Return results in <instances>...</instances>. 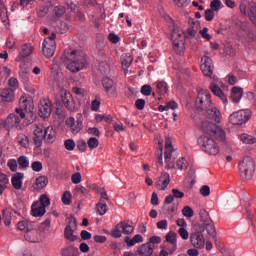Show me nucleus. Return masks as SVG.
<instances>
[{
    "mask_svg": "<svg viewBox=\"0 0 256 256\" xmlns=\"http://www.w3.org/2000/svg\"><path fill=\"white\" fill-rule=\"evenodd\" d=\"M176 167L180 171H185L187 169V160L185 158H180L179 160L176 161Z\"/></svg>",
    "mask_w": 256,
    "mask_h": 256,
    "instance_id": "603ef678",
    "label": "nucleus"
},
{
    "mask_svg": "<svg viewBox=\"0 0 256 256\" xmlns=\"http://www.w3.org/2000/svg\"><path fill=\"white\" fill-rule=\"evenodd\" d=\"M169 183H171V176L167 172H163L161 176L156 181V188L158 191H165L167 187H169Z\"/></svg>",
    "mask_w": 256,
    "mask_h": 256,
    "instance_id": "f3484780",
    "label": "nucleus"
},
{
    "mask_svg": "<svg viewBox=\"0 0 256 256\" xmlns=\"http://www.w3.org/2000/svg\"><path fill=\"white\" fill-rule=\"evenodd\" d=\"M48 184H49V178H47L46 176H39L38 178H36L32 187L34 191H41L45 189Z\"/></svg>",
    "mask_w": 256,
    "mask_h": 256,
    "instance_id": "b1692460",
    "label": "nucleus"
},
{
    "mask_svg": "<svg viewBox=\"0 0 256 256\" xmlns=\"http://www.w3.org/2000/svg\"><path fill=\"white\" fill-rule=\"evenodd\" d=\"M7 5L5 4V0H0V19L4 23H8L9 16L7 15Z\"/></svg>",
    "mask_w": 256,
    "mask_h": 256,
    "instance_id": "72a5a7b5",
    "label": "nucleus"
},
{
    "mask_svg": "<svg viewBox=\"0 0 256 256\" xmlns=\"http://www.w3.org/2000/svg\"><path fill=\"white\" fill-rule=\"evenodd\" d=\"M44 139H45V136L43 134V126L37 125L36 128L34 129V138H33L35 147H42Z\"/></svg>",
    "mask_w": 256,
    "mask_h": 256,
    "instance_id": "aec40b11",
    "label": "nucleus"
},
{
    "mask_svg": "<svg viewBox=\"0 0 256 256\" xmlns=\"http://www.w3.org/2000/svg\"><path fill=\"white\" fill-rule=\"evenodd\" d=\"M243 98V88L241 87H233L230 94V99L233 103H239Z\"/></svg>",
    "mask_w": 256,
    "mask_h": 256,
    "instance_id": "cd10ccee",
    "label": "nucleus"
},
{
    "mask_svg": "<svg viewBox=\"0 0 256 256\" xmlns=\"http://www.w3.org/2000/svg\"><path fill=\"white\" fill-rule=\"evenodd\" d=\"M121 63L122 67H126V69H129V67H131V64L133 63V55L129 53L123 54L121 57Z\"/></svg>",
    "mask_w": 256,
    "mask_h": 256,
    "instance_id": "e433bc0d",
    "label": "nucleus"
},
{
    "mask_svg": "<svg viewBox=\"0 0 256 256\" xmlns=\"http://www.w3.org/2000/svg\"><path fill=\"white\" fill-rule=\"evenodd\" d=\"M77 120L73 117H69L66 120V127L73 135H77L83 129V114L77 115Z\"/></svg>",
    "mask_w": 256,
    "mask_h": 256,
    "instance_id": "9d476101",
    "label": "nucleus"
},
{
    "mask_svg": "<svg viewBox=\"0 0 256 256\" xmlns=\"http://www.w3.org/2000/svg\"><path fill=\"white\" fill-rule=\"evenodd\" d=\"M8 85L10 87L9 88L10 90L17 91V89L19 88V80H17V78H15V77H11L8 80Z\"/></svg>",
    "mask_w": 256,
    "mask_h": 256,
    "instance_id": "09e8293b",
    "label": "nucleus"
},
{
    "mask_svg": "<svg viewBox=\"0 0 256 256\" xmlns=\"http://www.w3.org/2000/svg\"><path fill=\"white\" fill-rule=\"evenodd\" d=\"M39 115L43 119H47V117H51V102L45 99L40 100Z\"/></svg>",
    "mask_w": 256,
    "mask_h": 256,
    "instance_id": "a211bd4d",
    "label": "nucleus"
},
{
    "mask_svg": "<svg viewBox=\"0 0 256 256\" xmlns=\"http://www.w3.org/2000/svg\"><path fill=\"white\" fill-rule=\"evenodd\" d=\"M65 13H67V8H65V6H56L53 9V14L58 19H61V17H63V15H65Z\"/></svg>",
    "mask_w": 256,
    "mask_h": 256,
    "instance_id": "c03bdc74",
    "label": "nucleus"
},
{
    "mask_svg": "<svg viewBox=\"0 0 256 256\" xmlns=\"http://www.w3.org/2000/svg\"><path fill=\"white\" fill-rule=\"evenodd\" d=\"M124 241L127 247H135L137 243H143V236L141 234H136L132 239L129 237H126Z\"/></svg>",
    "mask_w": 256,
    "mask_h": 256,
    "instance_id": "2f4dec72",
    "label": "nucleus"
},
{
    "mask_svg": "<svg viewBox=\"0 0 256 256\" xmlns=\"http://www.w3.org/2000/svg\"><path fill=\"white\" fill-rule=\"evenodd\" d=\"M204 18L206 21H213L215 19V11L208 8L204 12Z\"/></svg>",
    "mask_w": 256,
    "mask_h": 256,
    "instance_id": "13d9d810",
    "label": "nucleus"
},
{
    "mask_svg": "<svg viewBox=\"0 0 256 256\" xmlns=\"http://www.w3.org/2000/svg\"><path fill=\"white\" fill-rule=\"evenodd\" d=\"M239 173L243 181H251L253 179V173H255V162L251 157H244L239 163Z\"/></svg>",
    "mask_w": 256,
    "mask_h": 256,
    "instance_id": "20e7f679",
    "label": "nucleus"
},
{
    "mask_svg": "<svg viewBox=\"0 0 256 256\" xmlns=\"http://www.w3.org/2000/svg\"><path fill=\"white\" fill-rule=\"evenodd\" d=\"M17 227L19 231H29L30 229H33V222L30 220H22L17 223Z\"/></svg>",
    "mask_w": 256,
    "mask_h": 256,
    "instance_id": "f704fd0d",
    "label": "nucleus"
},
{
    "mask_svg": "<svg viewBox=\"0 0 256 256\" xmlns=\"http://www.w3.org/2000/svg\"><path fill=\"white\" fill-rule=\"evenodd\" d=\"M1 101L5 103H11L15 99V91L10 88H4L0 91Z\"/></svg>",
    "mask_w": 256,
    "mask_h": 256,
    "instance_id": "a878e982",
    "label": "nucleus"
},
{
    "mask_svg": "<svg viewBox=\"0 0 256 256\" xmlns=\"http://www.w3.org/2000/svg\"><path fill=\"white\" fill-rule=\"evenodd\" d=\"M159 243H161V237L152 236L149 238L148 242H146V245L149 247H155V245H159Z\"/></svg>",
    "mask_w": 256,
    "mask_h": 256,
    "instance_id": "8fccbe9b",
    "label": "nucleus"
},
{
    "mask_svg": "<svg viewBox=\"0 0 256 256\" xmlns=\"http://www.w3.org/2000/svg\"><path fill=\"white\" fill-rule=\"evenodd\" d=\"M7 185H9V177H7V174L0 172V193L7 189Z\"/></svg>",
    "mask_w": 256,
    "mask_h": 256,
    "instance_id": "ea45409f",
    "label": "nucleus"
},
{
    "mask_svg": "<svg viewBox=\"0 0 256 256\" xmlns=\"http://www.w3.org/2000/svg\"><path fill=\"white\" fill-rule=\"evenodd\" d=\"M152 91H153V88L151 87V85H144L141 88V93L145 97H149L151 95Z\"/></svg>",
    "mask_w": 256,
    "mask_h": 256,
    "instance_id": "e2e57ef3",
    "label": "nucleus"
},
{
    "mask_svg": "<svg viewBox=\"0 0 256 256\" xmlns=\"http://www.w3.org/2000/svg\"><path fill=\"white\" fill-rule=\"evenodd\" d=\"M165 152H164V159H173V157L177 158V152L173 149V144L171 142V138H166L165 142Z\"/></svg>",
    "mask_w": 256,
    "mask_h": 256,
    "instance_id": "393cba45",
    "label": "nucleus"
},
{
    "mask_svg": "<svg viewBox=\"0 0 256 256\" xmlns=\"http://www.w3.org/2000/svg\"><path fill=\"white\" fill-rule=\"evenodd\" d=\"M43 135H44L45 141H47L48 143H55L56 133H55V129H53L52 126H48L44 130Z\"/></svg>",
    "mask_w": 256,
    "mask_h": 256,
    "instance_id": "c756f323",
    "label": "nucleus"
},
{
    "mask_svg": "<svg viewBox=\"0 0 256 256\" xmlns=\"http://www.w3.org/2000/svg\"><path fill=\"white\" fill-rule=\"evenodd\" d=\"M45 213H47V208L41 206L39 204V201L33 202L32 207H31V215L33 217H43V215H45Z\"/></svg>",
    "mask_w": 256,
    "mask_h": 256,
    "instance_id": "5701e85b",
    "label": "nucleus"
},
{
    "mask_svg": "<svg viewBox=\"0 0 256 256\" xmlns=\"http://www.w3.org/2000/svg\"><path fill=\"white\" fill-rule=\"evenodd\" d=\"M23 177H24L23 173H16L12 177L11 183H12V187H14V189L19 190L23 187Z\"/></svg>",
    "mask_w": 256,
    "mask_h": 256,
    "instance_id": "7c9ffc66",
    "label": "nucleus"
},
{
    "mask_svg": "<svg viewBox=\"0 0 256 256\" xmlns=\"http://www.w3.org/2000/svg\"><path fill=\"white\" fill-rule=\"evenodd\" d=\"M71 199H72L71 193H64L62 195V203L64 205H71Z\"/></svg>",
    "mask_w": 256,
    "mask_h": 256,
    "instance_id": "774afa93",
    "label": "nucleus"
},
{
    "mask_svg": "<svg viewBox=\"0 0 256 256\" xmlns=\"http://www.w3.org/2000/svg\"><path fill=\"white\" fill-rule=\"evenodd\" d=\"M62 103L70 111L71 113H75V111H78L79 109L75 106V99H73V95L71 92L67 90H62Z\"/></svg>",
    "mask_w": 256,
    "mask_h": 256,
    "instance_id": "9b49d317",
    "label": "nucleus"
},
{
    "mask_svg": "<svg viewBox=\"0 0 256 256\" xmlns=\"http://www.w3.org/2000/svg\"><path fill=\"white\" fill-rule=\"evenodd\" d=\"M38 203L40 206L47 209V207L51 205V199L49 198V196H47V194H42L39 198Z\"/></svg>",
    "mask_w": 256,
    "mask_h": 256,
    "instance_id": "37998d69",
    "label": "nucleus"
},
{
    "mask_svg": "<svg viewBox=\"0 0 256 256\" xmlns=\"http://www.w3.org/2000/svg\"><path fill=\"white\" fill-rule=\"evenodd\" d=\"M24 238L28 241V243H39V239H41V234L35 228L27 230Z\"/></svg>",
    "mask_w": 256,
    "mask_h": 256,
    "instance_id": "4be33fe9",
    "label": "nucleus"
},
{
    "mask_svg": "<svg viewBox=\"0 0 256 256\" xmlns=\"http://www.w3.org/2000/svg\"><path fill=\"white\" fill-rule=\"evenodd\" d=\"M74 233L75 229H71V227H66L64 230V237L68 241H77V236Z\"/></svg>",
    "mask_w": 256,
    "mask_h": 256,
    "instance_id": "a19ab883",
    "label": "nucleus"
},
{
    "mask_svg": "<svg viewBox=\"0 0 256 256\" xmlns=\"http://www.w3.org/2000/svg\"><path fill=\"white\" fill-rule=\"evenodd\" d=\"M64 146H65V149H67V151H74L75 141L73 139H67L64 142Z\"/></svg>",
    "mask_w": 256,
    "mask_h": 256,
    "instance_id": "680f3d73",
    "label": "nucleus"
},
{
    "mask_svg": "<svg viewBox=\"0 0 256 256\" xmlns=\"http://www.w3.org/2000/svg\"><path fill=\"white\" fill-rule=\"evenodd\" d=\"M195 227L197 231L190 235V243L195 249H203L205 247V236L202 233L205 231V226L196 224Z\"/></svg>",
    "mask_w": 256,
    "mask_h": 256,
    "instance_id": "423d86ee",
    "label": "nucleus"
},
{
    "mask_svg": "<svg viewBox=\"0 0 256 256\" xmlns=\"http://www.w3.org/2000/svg\"><path fill=\"white\" fill-rule=\"evenodd\" d=\"M33 53V47L31 44H24L22 46V49L16 58V61H21L22 59H25V57H29Z\"/></svg>",
    "mask_w": 256,
    "mask_h": 256,
    "instance_id": "c85d7f7f",
    "label": "nucleus"
},
{
    "mask_svg": "<svg viewBox=\"0 0 256 256\" xmlns=\"http://www.w3.org/2000/svg\"><path fill=\"white\" fill-rule=\"evenodd\" d=\"M96 209L97 213H99L100 215H105V213H107V204L103 202H98L96 204Z\"/></svg>",
    "mask_w": 256,
    "mask_h": 256,
    "instance_id": "864d4df0",
    "label": "nucleus"
},
{
    "mask_svg": "<svg viewBox=\"0 0 256 256\" xmlns=\"http://www.w3.org/2000/svg\"><path fill=\"white\" fill-rule=\"evenodd\" d=\"M184 196V193L169 194L168 196H166L164 203H166V205H171V203H173L175 199H183Z\"/></svg>",
    "mask_w": 256,
    "mask_h": 256,
    "instance_id": "58836bf2",
    "label": "nucleus"
},
{
    "mask_svg": "<svg viewBox=\"0 0 256 256\" xmlns=\"http://www.w3.org/2000/svg\"><path fill=\"white\" fill-rule=\"evenodd\" d=\"M16 141L21 145V147H24L25 149H27V147L30 145L29 136L23 133L18 134Z\"/></svg>",
    "mask_w": 256,
    "mask_h": 256,
    "instance_id": "c9c22d12",
    "label": "nucleus"
},
{
    "mask_svg": "<svg viewBox=\"0 0 256 256\" xmlns=\"http://www.w3.org/2000/svg\"><path fill=\"white\" fill-rule=\"evenodd\" d=\"M154 251V246H149V244H142L137 248L136 253L138 256H152Z\"/></svg>",
    "mask_w": 256,
    "mask_h": 256,
    "instance_id": "bb28decb",
    "label": "nucleus"
},
{
    "mask_svg": "<svg viewBox=\"0 0 256 256\" xmlns=\"http://www.w3.org/2000/svg\"><path fill=\"white\" fill-rule=\"evenodd\" d=\"M68 224L66 227H70V229H77V219L75 217L70 216L67 218Z\"/></svg>",
    "mask_w": 256,
    "mask_h": 256,
    "instance_id": "69168bd1",
    "label": "nucleus"
},
{
    "mask_svg": "<svg viewBox=\"0 0 256 256\" xmlns=\"http://www.w3.org/2000/svg\"><path fill=\"white\" fill-rule=\"evenodd\" d=\"M31 169L34 170L36 173L43 171V163L41 161H34L31 164Z\"/></svg>",
    "mask_w": 256,
    "mask_h": 256,
    "instance_id": "052dcab7",
    "label": "nucleus"
},
{
    "mask_svg": "<svg viewBox=\"0 0 256 256\" xmlns=\"http://www.w3.org/2000/svg\"><path fill=\"white\" fill-rule=\"evenodd\" d=\"M240 141H242V143H245L246 145H255V137H253L252 135H249L247 133H243L239 136Z\"/></svg>",
    "mask_w": 256,
    "mask_h": 256,
    "instance_id": "4c0bfd02",
    "label": "nucleus"
},
{
    "mask_svg": "<svg viewBox=\"0 0 256 256\" xmlns=\"http://www.w3.org/2000/svg\"><path fill=\"white\" fill-rule=\"evenodd\" d=\"M18 165L21 169H27L29 167V159L26 156H20L18 158Z\"/></svg>",
    "mask_w": 256,
    "mask_h": 256,
    "instance_id": "de8ad7c7",
    "label": "nucleus"
},
{
    "mask_svg": "<svg viewBox=\"0 0 256 256\" xmlns=\"http://www.w3.org/2000/svg\"><path fill=\"white\" fill-rule=\"evenodd\" d=\"M200 219L203 221L204 225H208V223H211V217H209V213L205 210H200Z\"/></svg>",
    "mask_w": 256,
    "mask_h": 256,
    "instance_id": "49530a36",
    "label": "nucleus"
},
{
    "mask_svg": "<svg viewBox=\"0 0 256 256\" xmlns=\"http://www.w3.org/2000/svg\"><path fill=\"white\" fill-rule=\"evenodd\" d=\"M202 131L203 135L198 139V145H200L202 151L206 155H219L221 148L217 141L225 143V131L215 123L209 121L202 122Z\"/></svg>",
    "mask_w": 256,
    "mask_h": 256,
    "instance_id": "f257e3e1",
    "label": "nucleus"
},
{
    "mask_svg": "<svg viewBox=\"0 0 256 256\" xmlns=\"http://www.w3.org/2000/svg\"><path fill=\"white\" fill-rule=\"evenodd\" d=\"M165 239L169 245L164 244V249H168L170 255H173L177 251V233L170 231L166 234Z\"/></svg>",
    "mask_w": 256,
    "mask_h": 256,
    "instance_id": "2eb2a0df",
    "label": "nucleus"
},
{
    "mask_svg": "<svg viewBox=\"0 0 256 256\" xmlns=\"http://www.w3.org/2000/svg\"><path fill=\"white\" fill-rule=\"evenodd\" d=\"M195 185V170L191 168L184 180V191H191Z\"/></svg>",
    "mask_w": 256,
    "mask_h": 256,
    "instance_id": "412c9836",
    "label": "nucleus"
},
{
    "mask_svg": "<svg viewBox=\"0 0 256 256\" xmlns=\"http://www.w3.org/2000/svg\"><path fill=\"white\" fill-rule=\"evenodd\" d=\"M204 225L206 227V231L208 235H211V237H215V235L217 234V231L215 230V225L213 224V221Z\"/></svg>",
    "mask_w": 256,
    "mask_h": 256,
    "instance_id": "3c124183",
    "label": "nucleus"
},
{
    "mask_svg": "<svg viewBox=\"0 0 256 256\" xmlns=\"http://www.w3.org/2000/svg\"><path fill=\"white\" fill-rule=\"evenodd\" d=\"M2 218L4 221V225H6V227H9V225H11V212H9V210H3Z\"/></svg>",
    "mask_w": 256,
    "mask_h": 256,
    "instance_id": "a18cd8bd",
    "label": "nucleus"
},
{
    "mask_svg": "<svg viewBox=\"0 0 256 256\" xmlns=\"http://www.w3.org/2000/svg\"><path fill=\"white\" fill-rule=\"evenodd\" d=\"M55 39H57V34L52 33L48 38L44 39L43 41L42 52L43 55L47 57V59L55 55V49L57 47Z\"/></svg>",
    "mask_w": 256,
    "mask_h": 256,
    "instance_id": "1a4fd4ad",
    "label": "nucleus"
},
{
    "mask_svg": "<svg viewBox=\"0 0 256 256\" xmlns=\"http://www.w3.org/2000/svg\"><path fill=\"white\" fill-rule=\"evenodd\" d=\"M204 111H206V117H208V119H212L215 123H221V111L218 110L214 104L208 109H204Z\"/></svg>",
    "mask_w": 256,
    "mask_h": 256,
    "instance_id": "6ab92c4d",
    "label": "nucleus"
},
{
    "mask_svg": "<svg viewBox=\"0 0 256 256\" xmlns=\"http://www.w3.org/2000/svg\"><path fill=\"white\" fill-rule=\"evenodd\" d=\"M118 229H122V233L124 235H131V233L135 231V227H133V225L125 221L118 223Z\"/></svg>",
    "mask_w": 256,
    "mask_h": 256,
    "instance_id": "473e14b6",
    "label": "nucleus"
},
{
    "mask_svg": "<svg viewBox=\"0 0 256 256\" xmlns=\"http://www.w3.org/2000/svg\"><path fill=\"white\" fill-rule=\"evenodd\" d=\"M201 71L206 77H211L213 80V60L211 57L205 55L202 57Z\"/></svg>",
    "mask_w": 256,
    "mask_h": 256,
    "instance_id": "dca6fc26",
    "label": "nucleus"
},
{
    "mask_svg": "<svg viewBox=\"0 0 256 256\" xmlns=\"http://www.w3.org/2000/svg\"><path fill=\"white\" fill-rule=\"evenodd\" d=\"M156 88H157V93L158 95H165L167 91H169V88L167 87L166 82H156Z\"/></svg>",
    "mask_w": 256,
    "mask_h": 256,
    "instance_id": "79ce46f5",
    "label": "nucleus"
},
{
    "mask_svg": "<svg viewBox=\"0 0 256 256\" xmlns=\"http://www.w3.org/2000/svg\"><path fill=\"white\" fill-rule=\"evenodd\" d=\"M240 13L249 17L250 21L256 25V6L253 4H246L245 2H241L240 4Z\"/></svg>",
    "mask_w": 256,
    "mask_h": 256,
    "instance_id": "f8f14e48",
    "label": "nucleus"
},
{
    "mask_svg": "<svg viewBox=\"0 0 256 256\" xmlns=\"http://www.w3.org/2000/svg\"><path fill=\"white\" fill-rule=\"evenodd\" d=\"M64 57L66 59V69L70 73H79L83 69L89 67L87 54L80 50H65Z\"/></svg>",
    "mask_w": 256,
    "mask_h": 256,
    "instance_id": "f03ea898",
    "label": "nucleus"
},
{
    "mask_svg": "<svg viewBox=\"0 0 256 256\" xmlns=\"http://www.w3.org/2000/svg\"><path fill=\"white\" fill-rule=\"evenodd\" d=\"M182 215H184V217H188V219H191V217L195 215V212L193 211V208H191L190 206H185L182 209Z\"/></svg>",
    "mask_w": 256,
    "mask_h": 256,
    "instance_id": "5fc2aeb1",
    "label": "nucleus"
},
{
    "mask_svg": "<svg viewBox=\"0 0 256 256\" xmlns=\"http://www.w3.org/2000/svg\"><path fill=\"white\" fill-rule=\"evenodd\" d=\"M123 235L122 228H119V224L116 225L115 229L111 231V236L114 239H119Z\"/></svg>",
    "mask_w": 256,
    "mask_h": 256,
    "instance_id": "6e6d98bb",
    "label": "nucleus"
},
{
    "mask_svg": "<svg viewBox=\"0 0 256 256\" xmlns=\"http://www.w3.org/2000/svg\"><path fill=\"white\" fill-rule=\"evenodd\" d=\"M210 9L212 11H219V9H221V0H213L210 3Z\"/></svg>",
    "mask_w": 256,
    "mask_h": 256,
    "instance_id": "338daca9",
    "label": "nucleus"
},
{
    "mask_svg": "<svg viewBox=\"0 0 256 256\" xmlns=\"http://www.w3.org/2000/svg\"><path fill=\"white\" fill-rule=\"evenodd\" d=\"M209 89L213 93V95L221 99L222 103L224 104L227 103V96L225 95L223 90H221V88L219 87V78L213 76Z\"/></svg>",
    "mask_w": 256,
    "mask_h": 256,
    "instance_id": "ddd939ff",
    "label": "nucleus"
},
{
    "mask_svg": "<svg viewBox=\"0 0 256 256\" xmlns=\"http://www.w3.org/2000/svg\"><path fill=\"white\" fill-rule=\"evenodd\" d=\"M20 108L15 109V113L10 114L5 122L4 127L5 129H13L19 128L21 125V120L25 119V112L24 111H31L33 109L31 102L27 100L25 96H22L19 100Z\"/></svg>",
    "mask_w": 256,
    "mask_h": 256,
    "instance_id": "7ed1b4c3",
    "label": "nucleus"
},
{
    "mask_svg": "<svg viewBox=\"0 0 256 256\" xmlns=\"http://www.w3.org/2000/svg\"><path fill=\"white\" fill-rule=\"evenodd\" d=\"M102 87H104L108 97H117V84L115 81H113V79L104 77L102 79Z\"/></svg>",
    "mask_w": 256,
    "mask_h": 256,
    "instance_id": "4468645a",
    "label": "nucleus"
},
{
    "mask_svg": "<svg viewBox=\"0 0 256 256\" xmlns=\"http://www.w3.org/2000/svg\"><path fill=\"white\" fill-rule=\"evenodd\" d=\"M88 191L95 193H105V188L97 186V184H92L88 187Z\"/></svg>",
    "mask_w": 256,
    "mask_h": 256,
    "instance_id": "0e129e2a",
    "label": "nucleus"
},
{
    "mask_svg": "<svg viewBox=\"0 0 256 256\" xmlns=\"http://www.w3.org/2000/svg\"><path fill=\"white\" fill-rule=\"evenodd\" d=\"M171 39L174 51L178 55H183L185 51V36L183 35V31L174 29L171 34Z\"/></svg>",
    "mask_w": 256,
    "mask_h": 256,
    "instance_id": "39448f33",
    "label": "nucleus"
},
{
    "mask_svg": "<svg viewBox=\"0 0 256 256\" xmlns=\"http://www.w3.org/2000/svg\"><path fill=\"white\" fill-rule=\"evenodd\" d=\"M213 106V100H211V93L208 90L200 89L198 90V96L196 98V107L204 111Z\"/></svg>",
    "mask_w": 256,
    "mask_h": 256,
    "instance_id": "0eeeda50",
    "label": "nucleus"
},
{
    "mask_svg": "<svg viewBox=\"0 0 256 256\" xmlns=\"http://www.w3.org/2000/svg\"><path fill=\"white\" fill-rule=\"evenodd\" d=\"M175 159L176 157L169 158V156H166V158H164V161L166 163V169H175Z\"/></svg>",
    "mask_w": 256,
    "mask_h": 256,
    "instance_id": "bf43d9fd",
    "label": "nucleus"
},
{
    "mask_svg": "<svg viewBox=\"0 0 256 256\" xmlns=\"http://www.w3.org/2000/svg\"><path fill=\"white\" fill-rule=\"evenodd\" d=\"M87 145H88L89 149H97L99 147V140L95 137H91L87 141Z\"/></svg>",
    "mask_w": 256,
    "mask_h": 256,
    "instance_id": "4d7b16f0",
    "label": "nucleus"
},
{
    "mask_svg": "<svg viewBox=\"0 0 256 256\" xmlns=\"http://www.w3.org/2000/svg\"><path fill=\"white\" fill-rule=\"evenodd\" d=\"M251 115L252 112L249 109L234 112L229 116V123L231 125H245L251 119Z\"/></svg>",
    "mask_w": 256,
    "mask_h": 256,
    "instance_id": "6e6552de",
    "label": "nucleus"
}]
</instances>
